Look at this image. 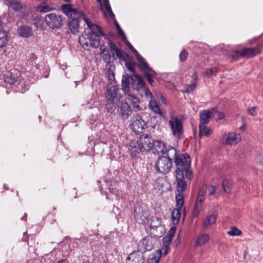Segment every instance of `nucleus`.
<instances>
[{"label":"nucleus","mask_w":263,"mask_h":263,"mask_svg":"<svg viewBox=\"0 0 263 263\" xmlns=\"http://www.w3.org/2000/svg\"><path fill=\"white\" fill-rule=\"evenodd\" d=\"M9 4L10 7L15 11H19L22 8L21 4L15 0H9Z\"/></svg>","instance_id":"44"},{"label":"nucleus","mask_w":263,"mask_h":263,"mask_svg":"<svg viewBox=\"0 0 263 263\" xmlns=\"http://www.w3.org/2000/svg\"><path fill=\"white\" fill-rule=\"evenodd\" d=\"M118 89L115 86H108L105 94L107 101L118 102L121 99V96L118 93Z\"/></svg>","instance_id":"8"},{"label":"nucleus","mask_w":263,"mask_h":263,"mask_svg":"<svg viewBox=\"0 0 263 263\" xmlns=\"http://www.w3.org/2000/svg\"><path fill=\"white\" fill-rule=\"evenodd\" d=\"M161 221L160 218L158 217H153L150 224L151 230H155V229L160 227Z\"/></svg>","instance_id":"35"},{"label":"nucleus","mask_w":263,"mask_h":263,"mask_svg":"<svg viewBox=\"0 0 263 263\" xmlns=\"http://www.w3.org/2000/svg\"><path fill=\"white\" fill-rule=\"evenodd\" d=\"M172 162L166 157L159 158L156 163V168L157 171L163 174L168 173L172 167Z\"/></svg>","instance_id":"4"},{"label":"nucleus","mask_w":263,"mask_h":263,"mask_svg":"<svg viewBox=\"0 0 263 263\" xmlns=\"http://www.w3.org/2000/svg\"><path fill=\"white\" fill-rule=\"evenodd\" d=\"M192 83H195L197 84L198 81V77L196 72H194L192 76Z\"/></svg>","instance_id":"63"},{"label":"nucleus","mask_w":263,"mask_h":263,"mask_svg":"<svg viewBox=\"0 0 263 263\" xmlns=\"http://www.w3.org/2000/svg\"><path fill=\"white\" fill-rule=\"evenodd\" d=\"M104 3L106 10L107 11V12L108 13V14L110 15L111 17H114L115 15L114 14V13L111 10V7L110 6L108 0H104Z\"/></svg>","instance_id":"54"},{"label":"nucleus","mask_w":263,"mask_h":263,"mask_svg":"<svg viewBox=\"0 0 263 263\" xmlns=\"http://www.w3.org/2000/svg\"><path fill=\"white\" fill-rule=\"evenodd\" d=\"M172 238H171L170 236L166 235L165 237L163 238V241L170 243L172 241Z\"/></svg>","instance_id":"64"},{"label":"nucleus","mask_w":263,"mask_h":263,"mask_svg":"<svg viewBox=\"0 0 263 263\" xmlns=\"http://www.w3.org/2000/svg\"><path fill=\"white\" fill-rule=\"evenodd\" d=\"M138 140L142 152L149 151L154 146V139L148 135H142Z\"/></svg>","instance_id":"6"},{"label":"nucleus","mask_w":263,"mask_h":263,"mask_svg":"<svg viewBox=\"0 0 263 263\" xmlns=\"http://www.w3.org/2000/svg\"><path fill=\"white\" fill-rule=\"evenodd\" d=\"M109 47L110 51L114 57L118 58L119 60L122 61L126 60V55L117 48L114 43L110 42Z\"/></svg>","instance_id":"16"},{"label":"nucleus","mask_w":263,"mask_h":263,"mask_svg":"<svg viewBox=\"0 0 263 263\" xmlns=\"http://www.w3.org/2000/svg\"><path fill=\"white\" fill-rule=\"evenodd\" d=\"M168 248V245L164 244L162 246L161 249L158 250L156 252L157 253H161V256L162 255L165 256L167 254Z\"/></svg>","instance_id":"53"},{"label":"nucleus","mask_w":263,"mask_h":263,"mask_svg":"<svg viewBox=\"0 0 263 263\" xmlns=\"http://www.w3.org/2000/svg\"><path fill=\"white\" fill-rule=\"evenodd\" d=\"M212 118L215 119L216 120H221L224 117V114L221 112L218 111L215 109L211 110Z\"/></svg>","instance_id":"42"},{"label":"nucleus","mask_w":263,"mask_h":263,"mask_svg":"<svg viewBox=\"0 0 263 263\" xmlns=\"http://www.w3.org/2000/svg\"><path fill=\"white\" fill-rule=\"evenodd\" d=\"M54 9L53 7L48 5L45 2H42L36 7V10L41 13H46Z\"/></svg>","instance_id":"25"},{"label":"nucleus","mask_w":263,"mask_h":263,"mask_svg":"<svg viewBox=\"0 0 263 263\" xmlns=\"http://www.w3.org/2000/svg\"><path fill=\"white\" fill-rule=\"evenodd\" d=\"M129 150L133 157H136L140 152H142V149L139 144V141H132L130 142L129 146Z\"/></svg>","instance_id":"18"},{"label":"nucleus","mask_w":263,"mask_h":263,"mask_svg":"<svg viewBox=\"0 0 263 263\" xmlns=\"http://www.w3.org/2000/svg\"><path fill=\"white\" fill-rule=\"evenodd\" d=\"M83 16V20L85 21V22L86 23L88 27L90 29V30L91 31V32L90 33H96V34H99L104 37L105 39L107 38V35L103 32L102 31L101 28L98 26L97 25L93 24L91 22V21L86 17L85 15Z\"/></svg>","instance_id":"10"},{"label":"nucleus","mask_w":263,"mask_h":263,"mask_svg":"<svg viewBox=\"0 0 263 263\" xmlns=\"http://www.w3.org/2000/svg\"><path fill=\"white\" fill-rule=\"evenodd\" d=\"M175 230L176 228L175 227L172 228L168 231V233L167 235L170 236L171 238H173L174 236Z\"/></svg>","instance_id":"60"},{"label":"nucleus","mask_w":263,"mask_h":263,"mask_svg":"<svg viewBox=\"0 0 263 263\" xmlns=\"http://www.w3.org/2000/svg\"><path fill=\"white\" fill-rule=\"evenodd\" d=\"M126 261L127 263H144V258L142 252L134 251L129 254Z\"/></svg>","instance_id":"11"},{"label":"nucleus","mask_w":263,"mask_h":263,"mask_svg":"<svg viewBox=\"0 0 263 263\" xmlns=\"http://www.w3.org/2000/svg\"><path fill=\"white\" fill-rule=\"evenodd\" d=\"M103 60L107 64H109L110 62L111 55L109 51L101 54Z\"/></svg>","instance_id":"56"},{"label":"nucleus","mask_w":263,"mask_h":263,"mask_svg":"<svg viewBox=\"0 0 263 263\" xmlns=\"http://www.w3.org/2000/svg\"><path fill=\"white\" fill-rule=\"evenodd\" d=\"M140 210V208H138V211H137V208H136L135 209V210H134V217H135V219L137 221H138L139 222H140V219H139V218H140V216H139Z\"/></svg>","instance_id":"59"},{"label":"nucleus","mask_w":263,"mask_h":263,"mask_svg":"<svg viewBox=\"0 0 263 263\" xmlns=\"http://www.w3.org/2000/svg\"><path fill=\"white\" fill-rule=\"evenodd\" d=\"M119 115L123 120L128 118L131 113V108L126 101H122L119 105Z\"/></svg>","instance_id":"9"},{"label":"nucleus","mask_w":263,"mask_h":263,"mask_svg":"<svg viewBox=\"0 0 263 263\" xmlns=\"http://www.w3.org/2000/svg\"><path fill=\"white\" fill-rule=\"evenodd\" d=\"M153 148L158 154H164L165 150H166V146L160 140H154V146Z\"/></svg>","instance_id":"24"},{"label":"nucleus","mask_w":263,"mask_h":263,"mask_svg":"<svg viewBox=\"0 0 263 263\" xmlns=\"http://www.w3.org/2000/svg\"><path fill=\"white\" fill-rule=\"evenodd\" d=\"M149 107L152 109L155 114L162 116V112L161 111L157 102L151 99L149 103Z\"/></svg>","instance_id":"30"},{"label":"nucleus","mask_w":263,"mask_h":263,"mask_svg":"<svg viewBox=\"0 0 263 263\" xmlns=\"http://www.w3.org/2000/svg\"><path fill=\"white\" fill-rule=\"evenodd\" d=\"M68 27L73 34H76L79 31V21H69Z\"/></svg>","instance_id":"33"},{"label":"nucleus","mask_w":263,"mask_h":263,"mask_svg":"<svg viewBox=\"0 0 263 263\" xmlns=\"http://www.w3.org/2000/svg\"><path fill=\"white\" fill-rule=\"evenodd\" d=\"M202 191H203L204 195L205 194L206 191L208 192V194L209 196L213 195L216 191V188L213 185H203L201 186V188L200 190V192H201Z\"/></svg>","instance_id":"34"},{"label":"nucleus","mask_w":263,"mask_h":263,"mask_svg":"<svg viewBox=\"0 0 263 263\" xmlns=\"http://www.w3.org/2000/svg\"><path fill=\"white\" fill-rule=\"evenodd\" d=\"M210 238V236L208 234H204L197 237L195 243V247H198L205 244Z\"/></svg>","instance_id":"23"},{"label":"nucleus","mask_w":263,"mask_h":263,"mask_svg":"<svg viewBox=\"0 0 263 263\" xmlns=\"http://www.w3.org/2000/svg\"><path fill=\"white\" fill-rule=\"evenodd\" d=\"M126 68L131 72L133 73V76L135 77V75L136 74L135 73V63L133 62H126L125 64Z\"/></svg>","instance_id":"51"},{"label":"nucleus","mask_w":263,"mask_h":263,"mask_svg":"<svg viewBox=\"0 0 263 263\" xmlns=\"http://www.w3.org/2000/svg\"><path fill=\"white\" fill-rule=\"evenodd\" d=\"M176 208L182 209L184 203L183 194H178L176 195Z\"/></svg>","instance_id":"39"},{"label":"nucleus","mask_w":263,"mask_h":263,"mask_svg":"<svg viewBox=\"0 0 263 263\" xmlns=\"http://www.w3.org/2000/svg\"><path fill=\"white\" fill-rule=\"evenodd\" d=\"M86 36L87 37H86L84 35H82V36H80L79 38V42L81 46L85 48L90 47L89 42L88 39V34H87Z\"/></svg>","instance_id":"46"},{"label":"nucleus","mask_w":263,"mask_h":263,"mask_svg":"<svg viewBox=\"0 0 263 263\" xmlns=\"http://www.w3.org/2000/svg\"><path fill=\"white\" fill-rule=\"evenodd\" d=\"M17 80V77L16 74H14L11 72H8L7 73L6 76L5 77V82L10 85H13Z\"/></svg>","instance_id":"29"},{"label":"nucleus","mask_w":263,"mask_h":263,"mask_svg":"<svg viewBox=\"0 0 263 263\" xmlns=\"http://www.w3.org/2000/svg\"><path fill=\"white\" fill-rule=\"evenodd\" d=\"M126 95H127V97L126 98L125 101H126L127 103L129 102L131 104L135 111L139 110L140 108L139 106L140 101L139 99L129 92Z\"/></svg>","instance_id":"15"},{"label":"nucleus","mask_w":263,"mask_h":263,"mask_svg":"<svg viewBox=\"0 0 263 263\" xmlns=\"http://www.w3.org/2000/svg\"><path fill=\"white\" fill-rule=\"evenodd\" d=\"M143 72H144V76L148 83L151 85H153L154 83L153 77L156 74V72L151 68H148L147 69L143 71Z\"/></svg>","instance_id":"28"},{"label":"nucleus","mask_w":263,"mask_h":263,"mask_svg":"<svg viewBox=\"0 0 263 263\" xmlns=\"http://www.w3.org/2000/svg\"><path fill=\"white\" fill-rule=\"evenodd\" d=\"M164 154H166V158H168L172 162L173 159L174 160L179 156L177 154L176 149L172 146L166 147V150H165Z\"/></svg>","instance_id":"21"},{"label":"nucleus","mask_w":263,"mask_h":263,"mask_svg":"<svg viewBox=\"0 0 263 263\" xmlns=\"http://www.w3.org/2000/svg\"><path fill=\"white\" fill-rule=\"evenodd\" d=\"M204 193L202 191L199 192L198 196L196 202L195 203L194 209L193 212V216L194 218L197 217L200 212V210L202 207L203 202L204 201Z\"/></svg>","instance_id":"12"},{"label":"nucleus","mask_w":263,"mask_h":263,"mask_svg":"<svg viewBox=\"0 0 263 263\" xmlns=\"http://www.w3.org/2000/svg\"><path fill=\"white\" fill-rule=\"evenodd\" d=\"M73 14L71 13V16H68L69 21H79V20H83V16L85 15L82 11L77 9H73Z\"/></svg>","instance_id":"32"},{"label":"nucleus","mask_w":263,"mask_h":263,"mask_svg":"<svg viewBox=\"0 0 263 263\" xmlns=\"http://www.w3.org/2000/svg\"><path fill=\"white\" fill-rule=\"evenodd\" d=\"M217 215L215 214H212L208 216L203 221V226L204 227H208L213 225L216 221Z\"/></svg>","instance_id":"26"},{"label":"nucleus","mask_w":263,"mask_h":263,"mask_svg":"<svg viewBox=\"0 0 263 263\" xmlns=\"http://www.w3.org/2000/svg\"><path fill=\"white\" fill-rule=\"evenodd\" d=\"M219 72V69L217 67H213L212 68H209L206 70L203 75L205 77H211L215 75L216 73Z\"/></svg>","instance_id":"47"},{"label":"nucleus","mask_w":263,"mask_h":263,"mask_svg":"<svg viewBox=\"0 0 263 263\" xmlns=\"http://www.w3.org/2000/svg\"><path fill=\"white\" fill-rule=\"evenodd\" d=\"M172 134L177 139L181 138L183 133V124L180 119L178 117H172L168 121Z\"/></svg>","instance_id":"2"},{"label":"nucleus","mask_w":263,"mask_h":263,"mask_svg":"<svg viewBox=\"0 0 263 263\" xmlns=\"http://www.w3.org/2000/svg\"><path fill=\"white\" fill-rule=\"evenodd\" d=\"M196 86L197 85L195 83H192V84L190 85H186L184 87L185 90L183 91V92L186 93H191L196 89Z\"/></svg>","instance_id":"52"},{"label":"nucleus","mask_w":263,"mask_h":263,"mask_svg":"<svg viewBox=\"0 0 263 263\" xmlns=\"http://www.w3.org/2000/svg\"><path fill=\"white\" fill-rule=\"evenodd\" d=\"M88 39L90 47L98 48L100 45V36L99 34L88 33Z\"/></svg>","instance_id":"19"},{"label":"nucleus","mask_w":263,"mask_h":263,"mask_svg":"<svg viewBox=\"0 0 263 263\" xmlns=\"http://www.w3.org/2000/svg\"><path fill=\"white\" fill-rule=\"evenodd\" d=\"M240 136L234 132L224 134L221 138V142L224 145H232L240 141Z\"/></svg>","instance_id":"7"},{"label":"nucleus","mask_w":263,"mask_h":263,"mask_svg":"<svg viewBox=\"0 0 263 263\" xmlns=\"http://www.w3.org/2000/svg\"><path fill=\"white\" fill-rule=\"evenodd\" d=\"M210 118H212L211 110H204L201 112L199 126L206 125L210 122Z\"/></svg>","instance_id":"17"},{"label":"nucleus","mask_w":263,"mask_h":263,"mask_svg":"<svg viewBox=\"0 0 263 263\" xmlns=\"http://www.w3.org/2000/svg\"><path fill=\"white\" fill-rule=\"evenodd\" d=\"M188 57V53L185 50H183L179 55V59L181 61H185Z\"/></svg>","instance_id":"57"},{"label":"nucleus","mask_w":263,"mask_h":263,"mask_svg":"<svg viewBox=\"0 0 263 263\" xmlns=\"http://www.w3.org/2000/svg\"><path fill=\"white\" fill-rule=\"evenodd\" d=\"M32 23L37 28H42L43 27L42 17L40 15L34 16L32 19Z\"/></svg>","instance_id":"37"},{"label":"nucleus","mask_w":263,"mask_h":263,"mask_svg":"<svg viewBox=\"0 0 263 263\" xmlns=\"http://www.w3.org/2000/svg\"><path fill=\"white\" fill-rule=\"evenodd\" d=\"M180 211L181 209L175 208L172 212V220L174 225H176L179 222L180 218Z\"/></svg>","instance_id":"31"},{"label":"nucleus","mask_w":263,"mask_h":263,"mask_svg":"<svg viewBox=\"0 0 263 263\" xmlns=\"http://www.w3.org/2000/svg\"><path fill=\"white\" fill-rule=\"evenodd\" d=\"M256 108L255 107H253L251 108H250L248 109V114L253 116H255L257 115V110Z\"/></svg>","instance_id":"58"},{"label":"nucleus","mask_w":263,"mask_h":263,"mask_svg":"<svg viewBox=\"0 0 263 263\" xmlns=\"http://www.w3.org/2000/svg\"><path fill=\"white\" fill-rule=\"evenodd\" d=\"M175 160V162L176 164V166L177 167L176 170H184L185 168V164L183 160L181 158V156H178Z\"/></svg>","instance_id":"45"},{"label":"nucleus","mask_w":263,"mask_h":263,"mask_svg":"<svg viewBox=\"0 0 263 263\" xmlns=\"http://www.w3.org/2000/svg\"><path fill=\"white\" fill-rule=\"evenodd\" d=\"M7 42V32L5 31H0V48H2L6 46Z\"/></svg>","instance_id":"38"},{"label":"nucleus","mask_w":263,"mask_h":263,"mask_svg":"<svg viewBox=\"0 0 263 263\" xmlns=\"http://www.w3.org/2000/svg\"><path fill=\"white\" fill-rule=\"evenodd\" d=\"M139 247L140 249L144 252L151 251L154 246L152 238L150 237H147L143 238L140 242Z\"/></svg>","instance_id":"13"},{"label":"nucleus","mask_w":263,"mask_h":263,"mask_svg":"<svg viewBox=\"0 0 263 263\" xmlns=\"http://www.w3.org/2000/svg\"><path fill=\"white\" fill-rule=\"evenodd\" d=\"M44 21L50 28L60 29L63 25L62 16L54 13H50L46 14L44 18Z\"/></svg>","instance_id":"1"},{"label":"nucleus","mask_w":263,"mask_h":263,"mask_svg":"<svg viewBox=\"0 0 263 263\" xmlns=\"http://www.w3.org/2000/svg\"><path fill=\"white\" fill-rule=\"evenodd\" d=\"M107 103L106 104V108L107 112L112 113L115 111L116 107V105L117 102H111L110 101H107Z\"/></svg>","instance_id":"49"},{"label":"nucleus","mask_w":263,"mask_h":263,"mask_svg":"<svg viewBox=\"0 0 263 263\" xmlns=\"http://www.w3.org/2000/svg\"><path fill=\"white\" fill-rule=\"evenodd\" d=\"M184 170H176V177L177 181L184 180L183 172Z\"/></svg>","instance_id":"55"},{"label":"nucleus","mask_w":263,"mask_h":263,"mask_svg":"<svg viewBox=\"0 0 263 263\" xmlns=\"http://www.w3.org/2000/svg\"><path fill=\"white\" fill-rule=\"evenodd\" d=\"M257 161L263 166V153L257 156Z\"/></svg>","instance_id":"61"},{"label":"nucleus","mask_w":263,"mask_h":263,"mask_svg":"<svg viewBox=\"0 0 263 263\" xmlns=\"http://www.w3.org/2000/svg\"><path fill=\"white\" fill-rule=\"evenodd\" d=\"M135 54L139 63V67L142 71L151 68L148 63L145 61L144 59L138 53L137 50H135Z\"/></svg>","instance_id":"20"},{"label":"nucleus","mask_w":263,"mask_h":263,"mask_svg":"<svg viewBox=\"0 0 263 263\" xmlns=\"http://www.w3.org/2000/svg\"><path fill=\"white\" fill-rule=\"evenodd\" d=\"M129 79L125 76H123L122 79V87L125 94L129 92Z\"/></svg>","instance_id":"36"},{"label":"nucleus","mask_w":263,"mask_h":263,"mask_svg":"<svg viewBox=\"0 0 263 263\" xmlns=\"http://www.w3.org/2000/svg\"><path fill=\"white\" fill-rule=\"evenodd\" d=\"M17 33L20 36L27 37L31 36L32 34V31L31 28L28 26L24 25L21 26L17 29Z\"/></svg>","instance_id":"22"},{"label":"nucleus","mask_w":263,"mask_h":263,"mask_svg":"<svg viewBox=\"0 0 263 263\" xmlns=\"http://www.w3.org/2000/svg\"><path fill=\"white\" fill-rule=\"evenodd\" d=\"M61 8L64 13L66 14L67 16H71V13L73 14L74 13V9L72 8L71 6L70 5H62L61 6Z\"/></svg>","instance_id":"41"},{"label":"nucleus","mask_w":263,"mask_h":263,"mask_svg":"<svg viewBox=\"0 0 263 263\" xmlns=\"http://www.w3.org/2000/svg\"><path fill=\"white\" fill-rule=\"evenodd\" d=\"M227 233L230 236H236L241 235L242 232L238 230L236 227H233L231 228L230 230Z\"/></svg>","instance_id":"48"},{"label":"nucleus","mask_w":263,"mask_h":263,"mask_svg":"<svg viewBox=\"0 0 263 263\" xmlns=\"http://www.w3.org/2000/svg\"><path fill=\"white\" fill-rule=\"evenodd\" d=\"M231 182L229 179H225L223 181V182L222 183V187L224 191L227 193H230L231 190H230V186H231Z\"/></svg>","instance_id":"50"},{"label":"nucleus","mask_w":263,"mask_h":263,"mask_svg":"<svg viewBox=\"0 0 263 263\" xmlns=\"http://www.w3.org/2000/svg\"><path fill=\"white\" fill-rule=\"evenodd\" d=\"M131 128L137 134L142 133L145 128V123L139 115H134L130 119Z\"/></svg>","instance_id":"5"},{"label":"nucleus","mask_w":263,"mask_h":263,"mask_svg":"<svg viewBox=\"0 0 263 263\" xmlns=\"http://www.w3.org/2000/svg\"><path fill=\"white\" fill-rule=\"evenodd\" d=\"M134 78H134H130L132 87L137 90L143 88L145 86V82L143 79L138 74H135Z\"/></svg>","instance_id":"14"},{"label":"nucleus","mask_w":263,"mask_h":263,"mask_svg":"<svg viewBox=\"0 0 263 263\" xmlns=\"http://www.w3.org/2000/svg\"><path fill=\"white\" fill-rule=\"evenodd\" d=\"M199 136L200 138H201L203 136L208 137L213 133V130L211 128L208 127L206 125L199 126Z\"/></svg>","instance_id":"27"},{"label":"nucleus","mask_w":263,"mask_h":263,"mask_svg":"<svg viewBox=\"0 0 263 263\" xmlns=\"http://www.w3.org/2000/svg\"><path fill=\"white\" fill-rule=\"evenodd\" d=\"M185 176L187 179L190 180L192 178V172L186 168Z\"/></svg>","instance_id":"62"},{"label":"nucleus","mask_w":263,"mask_h":263,"mask_svg":"<svg viewBox=\"0 0 263 263\" xmlns=\"http://www.w3.org/2000/svg\"><path fill=\"white\" fill-rule=\"evenodd\" d=\"M161 257V253L156 252L149 256L147 263H158Z\"/></svg>","instance_id":"40"},{"label":"nucleus","mask_w":263,"mask_h":263,"mask_svg":"<svg viewBox=\"0 0 263 263\" xmlns=\"http://www.w3.org/2000/svg\"><path fill=\"white\" fill-rule=\"evenodd\" d=\"M177 190L178 194H183V192L186 189V183L185 182L184 180L177 181Z\"/></svg>","instance_id":"43"},{"label":"nucleus","mask_w":263,"mask_h":263,"mask_svg":"<svg viewBox=\"0 0 263 263\" xmlns=\"http://www.w3.org/2000/svg\"><path fill=\"white\" fill-rule=\"evenodd\" d=\"M261 52L259 47L255 48H244L239 50L235 51L232 54L233 59H236L239 57L251 58L260 53Z\"/></svg>","instance_id":"3"}]
</instances>
